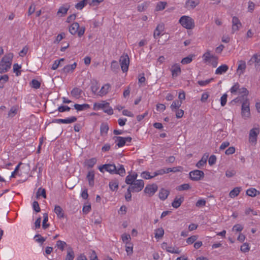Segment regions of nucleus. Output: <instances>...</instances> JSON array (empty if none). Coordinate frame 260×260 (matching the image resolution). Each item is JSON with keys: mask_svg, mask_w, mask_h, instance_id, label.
<instances>
[{"mask_svg": "<svg viewBox=\"0 0 260 260\" xmlns=\"http://www.w3.org/2000/svg\"><path fill=\"white\" fill-rule=\"evenodd\" d=\"M13 57L12 53H9L5 55L0 61V73L7 72L11 68L12 60Z\"/></svg>", "mask_w": 260, "mask_h": 260, "instance_id": "f257e3e1", "label": "nucleus"}, {"mask_svg": "<svg viewBox=\"0 0 260 260\" xmlns=\"http://www.w3.org/2000/svg\"><path fill=\"white\" fill-rule=\"evenodd\" d=\"M181 25L187 29H192L194 27V22L192 18L188 16L181 17L179 21Z\"/></svg>", "mask_w": 260, "mask_h": 260, "instance_id": "f03ea898", "label": "nucleus"}, {"mask_svg": "<svg viewBox=\"0 0 260 260\" xmlns=\"http://www.w3.org/2000/svg\"><path fill=\"white\" fill-rule=\"evenodd\" d=\"M249 105L250 103L247 98H246L242 102L241 115L244 119H247L250 116Z\"/></svg>", "mask_w": 260, "mask_h": 260, "instance_id": "7ed1b4c3", "label": "nucleus"}, {"mask_svg": "<svg viewBox=\"0 0 260 260\" xmlns=\"http://www.w3.org/2000/svg\"><path fill=\"white\" fill-rule=\"evenodd\" d=\"M93 106L94 110L102 109L105 113L109 115H112L113 113V109L109 106L108 103H94Z\"/></svg>", "mask_w": 260, "mask_h": 260, "instance_id": "20e7f679", "label": "nucleus"}, {"mask_svg": "<svg viewBox=\"0 0 260 260\" xmlns=\"http://www.w3.org/2000/svg\"><path fill=\"white\" fill-rule=\"evenodd\" d=\"M121 68L123 72H126L128 69L129 59L127 54L121 55L119 59Z\"/></svg>", "mask_w": 260, "mask_h": 260, "instance_id": "39448f33", "label": "nucleus"}, {"mask_svg": "<svg viewBox=\"0 0 260 260\" xmlns=\"http://www.w3.org/2000/svg\"><path fill=\"white\" fill-rule=\"evenodd\" d=\"M189 178L193 181H199L204 177V173L203 171L196 170L189 172Z\"/></svg>", "mask_w": 260, "mask_h": 260, "instance_id": "423d86ee", "label": "nucleus"}, {"mask_svg": "<svg viewBox=\"0 0 260 260\" xmlns=\"http://www.w3.org/2000/svg\"><path fill=\"white\" fill-rule=\"evenodd\" d=\"M144 186V183L143 180H137L129 187L132 190V192H139L142 190Z\"/></svg>", "mask_w": 260, "mask_h": 260, "instance_id": "0eeeda50", "label": "nucleus"}, {"mask_svg": "<svg viewBox=\"0 0 260 260\" xmlns=\"http://www.w3.org/2000/svg\"><path fill=\"white\" fill-rule=\"evenodd\" d=\"M259 133V128L254 127L250 129L249 135V141L250 143H256L257 137Z\"/></svg>", "mask_w": 260, "mask_h": 260, "instance_id": "6e6552de", "label": "nucleus"}, {"mask_svg": "<svg viewBox=\"0 0 260 260\" xmlns=\"http://www.w3.org/2000/svg\"><path fill=\"white\" fill-rule=\"evenodd\" d=\"M241 27L242 24L239 18L236 16H234L232 19V33L234 34L239 30Z\"/></svg>", "mask_w": 260, "mask_h": 260, "instance_id": "1a4fd4ad", "label": "nucleus"}, {"mask_svg": "<svg viewBox=\"0 0 260 260\" xmlns=\"http://www.w3.org/2000/svg\"><path fill=\"white\" fill-rule=\"evenodd\" d=\"M99 169L102 172H103L104 169L111 174H115L116 172V166L114 164H105L100 166Z\"/></svg>", "mask_w": 260, "mask_h": 260, "instance_id": "9d476101", "label": "nucleus"}, {"mask_svg": "<svg viewBox=\"0 0 260 260\" xmlns=\"http://www.w3.org/2000/svg\"><path fill=\"white\" fill-rule=\"evenodd\" d=\"M170 71L173 78L177 77L181 74V72L180 65L178 63H175L170 68Z\"/></svg>", "mask_w": 260, "mask_h": 260, "instance_id": "9b49d317", "label": "nucleus"}, {"mask_svg": "<svg viewBox=\"0 0 260 260\" xmlns=\"http://www.w3.org/2000/svg\"><path fill=\"white\" fill-rule=\"evenodd\" d=\"M157 190V186L156 184H153L147 185L144 189V192L148 194L149 196H152L155 193Z\"/></svg>", "mask_w": 260, "mask_h": 260, "instance_id": "f8f14e48", "label": "nucleus"}, {"mask_svg": "<svg viewBox=\"0 0 260 260\" xmlns=\"http://www.w3.org/2000/svg\"><path fill=\"white\" fill-rule=\"evenodd\" d=\"M238 91H239V94H243V95L242 96V97L236 98L235 99H234L233 101V102H237L240 101L241 98H242L243 101H244V100H245L246 98H245L244 96H246L249 93V91L245 87H242L241 88H239Z\"/></svg>", "mask_w": 260, "mask_h": 260, "instance_id": "ddd939ff", "label": "nucleus"}, {"mask_svg": "<svg viewBox=\"0 0 260 260\" xmlns=\"http://www.w3.org/2000/svg\"><path fill=\"white\" fill-rule=\"evenodd\" d=\"M238 63L237 73L240 76L244 73L246 69V63L245 61L241 60L238 61Z\"/></svg>", "mask_w": 260, "mask_h": 260, "instance_id": "4468645a", "label": "nucleus"}, {"mask_svg": "<svg viewBox=\"0 0 260 260\" xmlns=\"http://www.w3.org/2000/svg\"><path fill=\"white\" fill-rule=\"evenodd\" d=\"M200 3L199 0H187L185 3V7L187 9H194Z\"/></svg>", "mask_w": 260, "mask_h": 260, "instance_id": "2eb2a0df", "label": "nucleus"}, {"mask_svg": "<svg viewBox=\"0 0 260 260\" xmlns=\"http://www.w3.org/2000/svg\"><path fill=\"white\" fill-rule=\"evenodd\" d=\"M76 66L77 63L76 62H74L72 64L67 65L62 69V72L66 74L72 72L76 68Z\"/></svg>", "mask_w": 260, "mask_h": 260, "instance_id": "dca6fc26", "label": "nucleus"}, {"mask_svg": "<svg viewBox=\"0 0 260 260\" xmlns=\"http://www.w3.org/2000/svg\"><path fill=\"white\" fill-rule=\"evenodd\" d=\"M137 177L138 174L136 173L132 175L129 174L125 178V183L127 184H129L131 185L132 183L137 180L136 179Z\"/></svg>", "mask_w": 260, "mask_h": 260, "instance_id": "f3484780", "label": "nucleus"}, {"mask_svg": "<svg viewBox=\"0 0 260 260\" xmlns=\"http://www.w3.org/2000/svg\"><path fill=\"white\" fill-rule=\"evenodd\" d=\"M69 9L70 6L68 4L60 7L57 11V14L58 15H60V17L64 16L67 13Z\"/></svg>", "mask_w": 260, "mask_h": 260, "instance_id": "a211bd4d", "label": "nucleus"}, {"mask_svg": "<svg viewBox=\"0 0 260 260\" xmlns=\"http://www.w3.org/2000/svg\"><path fill=\"white\" fill-rule=\"evenodd\" d=\"M54 212L57 215V217L61 219L64 218V214L63 209L61 208V207L59 205H56L55 206L54 208Z\"/></svg>", "mask_w": 260, "mask_h": 260, "instance_id": "6ab92c4d", "label": "nucleus"}, {"mask_svg": "<svg viewBox=\"0 0 260 260\" xmlns=\"http://www.w3.org/2000/svg\"><path fill=\"white\" fill-rule=\"evenodd\" d=\"M164 24L163 23H160L157 25L153 34V37L154 38H156L157 37L159 36L160 33L164 31Z\"/></svg>", "mask_w": 260, "mask_h": 260, "instance_id": "aec40b11", "label": "nucleus"}, {"mask_svg": "<svg viewBox=\"0 0 260 260\" xmlns=\"http://www.w3.org/2000/svg\"><path fill=\"white\" fill-rule=\"evenodd\" d=\"M82 90L78 87L74 88L71 92V95L76 99H79L82 93Z\"/></svg>", "mask_w": 260, "mask_h": 260, "instance_id": "412c9836", "label": "nucleus"}, {"mask_svg": "<svg viewBox=\"0 0 260 260\" xmlns=\"http://www.w3.org/2000/svg\"><path fill=\"white\" fill-rule=\"evenodd\" d=\"M184 201L183 197H180L179 198L176 197L172 203V206L175 208H178L181 205Z\"/></svg>", "mask_w": 260, "mask_h": 260, "instance_id": "4be33fe9", "label": "nucleus"}, {"mask_svg": "<svg viewBox=\"0 0 260 260\" xmlns=\"http://www.w3.org/2000/svg\"><path fill=\"white\" fill-rule=\"evenodd\" d=\"M87 179L88 181L89 185L90 186L94 185V172L93 171H89L87 175Z\"/></svg>", "mask_w": 260, "mask_h": 260, "instance_id": "5701e85b", "label": "nucleus"}, {"mask_svg": "<svg viewBox=\"0 0 260 260\" xmlns=\"http://www.w3.org/2000/svg\"><path fill=\"white\" fill-rule=\"evenodd\" d=\"M229 69V67L226 64H222L217 68L215 71V74L217 75H221L225 73Z\"/></svg>", "mask_w": 260, "mask_h": 260, "instance_id": "b1692460", "label": "nucleus"}, {"mask_svg": "<svg viewBox=\"0 0 260 260\" xmlns=\"http://www.w3.org/2000/svg\"><path fill=\"white\" fill-rule=\"evenodd\" d=\"M79 28V24L78 22H74L69 27V31L72 35H75Z\"/></svg>", "mask_w": 260, "mask_h": 260, "instance_id": "393cba45", "label": "nucleus"}, {"mask_svg": "<svg viewBox=\"0 0 260 260\" xmlns=\"http://www.w3.org/2000/svg\"><path fill=\"white\" fill-rule=\"evenodd\" d=\"M110 87H111V86L109 84L107 83V84H105L101 88V90L99 91V94L100 96H103L104 95H106L108 92V91L110 89Z\"/></svg>", "mask_w": 260, "mask_h": 260, "instance_id": "a878e982", "label": "nucleus"}, {"mask_svg": "<svg viewBox=\"0 0 260 260\" xmlns=\"http://www.w3.org/2000/svg\"><path fill=\"white\" fill-rule=\"evenodd\" d=\"M169 193L170 192L169 190L164 188L161 189L159 192V197L160 199L165 200L167 198Z\"/></svg>", "mask_w": 260, "mask_h": 260, "instance_id": "bb28decb", "label": "nucleus"}, {"mask_svg": "<svg viewBox=\"0 0 260 260\" xmlns=\"http://www.w3.org/2000/svg\"><path fill=\"white\" fill-rule=\"evenodd\" d=\"M74 107L78 111H83V110H86L90 108L89 105H88L87 104H84L82 105L75 104L74 105Z\"/></svg>", "mask_w": 260, "mask_h": 260, "instance_id": "cd10ccee", "label": "nucleus"}, {"mask_svg": "<svg viewBox=\"0 0 260 260\" xmlns=\"http://www.w3.org/2000/svg\"><path fill=\"white\" fill-rule=\"evenodd\" d=\"M109 130V126L107 123H103L101 125L100 133L101 135H106Z\"/></svg>", "mask_w": 260, "mask_h": 260, "instance_id": "c85d7f7f", "label": "nucleus"}, {"mask_svg": "<svg viewBox=\"0 0 260 260\" xmlns=\"http://www.w3.org/2000/svg\"><path fill=\"white\" fill-rule=\"evenodd\" d=\"M74 252L72 248L69 247L68 249L67 254L66 255L65 260H74Z\"/></svg>", "mask_w": 260, "mask_h": 260, "instance_id": "c756f323", "label": "nucleus"}, {"mask_svg": "<svg viewBox=\"0 0 260 260\" xmlns=\"http://www.w3.org/2000/svg\"><path fill=\"white\" fill-rule=\"evenodd\" d=\"M240 192V187H235L233 190H232L230 193L229 196L231 198H234L238 196Z\"/></svg>", "mask_w": 260, "mask_h": 260, "instance_id": "7c9ffc66", "label": "nucleus"}, {"mask_svg": "<svg viewBox=\"0 0 260 260\" xmlns=\"http://www.w3.org/2000/svg\"><path fill=\"white\" fill-rule=\"evenodd\" d=\"M257 193H258V194L260 193V192L258 191H257L256 189L253 188L248 189L246 191V194L248 196L252 197H255L257 194Z\"/></svg>", "mask_w": 260, "mask_h": 260, "instance_id": "2f4dec72", "label": "nucleus"}, {"mask_svg": "<svg viewBox=\"0 0 260 260\" xmlns=\"http://www.w3.org/2000/svg\"><path fill=\"white\" fill-rule=\"evenodd\" d=\"M182 104V101H174L172 105H171V109L173 111H175V110L179 109Z\"/></svg>", "mask_w": 260, "mask_h": 260, "instance_id": "473e14b6", "label": "nucleus"}, {"mask_svg": "<svg viewBox=\"0 0 260 260\" xmlns=\"http://www.w3.org/2000/svg\"><path fill=\"white\" fill-rule=\"evenodd\" d=\"M116 138V141H117V145L118 147H121L124 146L125 144V142L124 139V137L117 136L115 137Z\"/></svg>", "mask_w": 260, "mask_h": 260, "instance_id": "72a5a7b5", "label": "nucleus"}, {"mask_svg": "<svg viewBox=\"0 0 260 260\" xmlns=\"http://www.w3.org/2000/svg\"><path fill=\"white\" fill-rule=\"evenodd\" d=\"M36 196L37 198H39L40 196H42L43 198H46V190L45 189H43L41 187L39 188L37 192Z\"/></svg>", "mask_w": 260, "mask_h": 260, "instance_id": "f704fd0d", "label": "nucleus"}, {"mask_svg": "<svg viewBox=\"0 0 260 260\" xmlns=\"http://www.w3.org/2000/svg\"><path fill=\"white\" fill-rule=\"evenodd\" d=\"M48 220V214L46 213H45L43 214V224H42V228L44 229H46L49 226V224L46 223V222Z\"/></svg>", "mask_w": 260, "mask_h": 260, "instance_id": "c9c22d12", "label": "nucleus"}, {"mask_svg": "<svg viewBox=\"0 0 260 260\" xmlns=\"http://www.w3.org/2000/svg\"><path fill=\"white\" fill-rule=\"evenodd\" d=\"M67 245V243L62 241L58 240L56 242V246L61 251H63L64 249L65 246Z\"/></svg>", "mask_w": 260, "mask_h": 260, "instance_id": "e433bc0d", "label": "nucleus"}, {"mask_svg": "<svg viewBox=\"0 0 260 260\" xmlns=\"http://www.w3.org/2000/svg\"><path fill=\"white\" fill-rule=\"evenodd\" d=\"M164 230L162 228L157 229L155 230V237L158 239L161 238L164 236Z\"/></svg>", "mask_w": 260, "mask_h": 260, "instance_id": "4c0bfd02", "label": "nucleus"}, {"mask_svg": "<svg viewBox=\"0 0 260 260\" xmlns=\"http://www.w3.org/2000/svg\"><path fill=\"white\" fill-rule=\"evenodd\" d=\"M167 4V3L165 2H158L156 6L155 10L157 11L163 10L165 8Z\"/></svg>", "mask_w": 260, "mask_h": 260, "instance_id": "58836bf2", "label": "nucleus"}, {"mask_svg": "<svg viewBox=\"0 0 260 260\" xmlns=\"http://www.w3.org/2000/svg\"><path fill=\"white\" fill-rule=\"evenodd\" d=\"M116 172L115 174H119L121 176H123L125 173V171L123 165H119V168L118 169L116 168Z\"/></svg>", "mask_w": 260, "mask_h": 260, "instance_id": "ea45409f", "label": "nucleus"}, {"mask_svg": "<svg viewBox=\"0 0 260 260\" xmlns=\"http://www.w3.org/2000/svg\"><path fill=\"white\" fill-rule=\"evenodd\" d=\"M149 2H144V3L142 4L141 5H139L138 7H137V10L139 12H143L144 11H145L146 8L148 7V6H149Z\"/></svg>", "mask_w": 260, "mask_h": 260, "instance_id": "a19ab883", "label": "nucleus"}, {"mask_svg": "<svg viewBox=\"0 0 260 260\" xmlns=\"http://www.w3.org/2000/svg\"><path fill=\"white\" fill-rule=\"evenodd\" d=\"M77 120V118L76 117L72 116L70 117H68L66 119H63L62 123H65V124L71 123H73V122L76 121Z\"/></svg>", "mask_w": 260, "mask_h": 260, "instance_id": "79ce46f5", "label": "nucleus"}, {"mask_svg": "<svg viewBox=\"0 0 260 260\" xmlns=\"http://www.w3.org/2000/svg\"><path fill=\"white\" fill-rule=\"evenodd\" d=\"M111 69L113 72H117L119 70V64L117 61L113 60L111 62Z\"/></svg>", "mask_w": 260, "mask_h": 260, "instance_id": "37998d69", "label": "nucleus"}, {"mask_svg": "<svg viewBox=\"0 0 260 260\" xmlns=\"http://www.w3.org/2000/svg\"><path fill=\"white\" fill-rule=\"evenodd\" d=\"M192 60V55H188V56L183 58L181 61V62L183 64H186L189 63L191 62Z\"/></svg>", "mask_w": 260, "mask_h": 260, "instance_id": "c03bdc74", "label": "nucleus"}, {"mask_svg": "<svg viewBox=\"0 0 260 260\" xmlns=\"http://www.w3.org/2000/svg\"><path fill=\"white\" fill-rule=\"evenodd\" d=\"M213 56L214 55H211L210 51H207L204 54L203 57L205 62H208L211 59V57Z\"/></svg>", "mask_w": 260, "mask_h": 260, "instance_id": "a18cd8bd", "label": "nucleus"}, {"mask_svg": "<svg viewBox=\"0 0 260 260\" xmlns=\"http://www.w3.org/2000/svg\"><path fill=\"white\" fill-rule=\"evenodd\" d=\"M168 252L171 253L179 254L181 252V250H179V248L178 247L169 246L168 248Z\"/></svg>", "mask_w": 260, "mask_h": 260, "instance_id": "49530a36", "label": "nucleus"}, {"mask_svg": "<svg viewBox=\"0 0 260 260\" xmlns=\"http://www.w3.org/2000/svg\"><path fill=\"white\" fill-rule=\"evenodd\" d=\"M255 61V66L256 68L260 67V55L255 54L253 55Z\"/></svg>", "mask_w": 260, "mask_h": 260, "instance_id": "de8ad7c7", "label": "nucleus"}, {"mask_svg": "<svg viewBox=\"0 0 260 260\" xmlns=\"http://www.w3.org/2000/svg\"><path fill=\"white\" fill-rule=\"evenodd\" d=\"M21 66H19L18 63H15L13 65V71L16 73V75L17 76H18L21 74V71L19 70Z\"/></svg>", "mask_w": 260, "mask_h": 260, "instance_id": "09e8293b", "label": "nucleus"}, {"mask_svg": "<svg viewBox=\"0 0 260 260\" xmlns=\"http://www.w3.org/2000/svg\"><path fill=\"white\" fill-rule=\"evenodd\" d=\"M41 83L37 80L33 79L31 82V86L35 89H38L40 87Z\"/></svg>", "mask_w": 260, "mask_h": 260, "instance_id": "8fccbe9b", "label": "nucleus"}, {"mask_svg": "<svg viewBox=\"0 0 260 260\" xmlns=\"http://www.w3.org/2000/svg\"><path fill=\"white\" fill-rule=\"evenodd\" d=\"M209 62L212 64L213 68L216 67L218 64V57L215 56L212 57Z\"/></svg>", "mask_w": 260, "mask_h": 260, "instance_id": "3c124183", "label": "nucleus"}, {"mask_svg": "<svg viewBox=\"0 0 260 260\" xmlns=\"http://www.w3.org/2000/svg\"><path fill=\"white\" fill-rule=\"evenodd\" d=\"M198 239V236L196 235H193L188 238L186 240V242L188 244H191L194 243Z\"/></svg>", "mask_w": 260, "mask_h": 260, "instance_id": "603ef678", "label": "nucleus"}, {"mask_svg": "<svg viewBox=\"0 0 260 260\" xmlns=\"http://www.w3.org/2000/svg\"><path fill=\"white\" fill-rule=\"evenodd\" d=\"M213 80V78H210L206 80H201V81H198V83L200 86H205L208 84H209Z\"/></svg>", "mask_w": 260, "mask_h": 260, "instance_id": "864d4df0", "label": "nucleus"}, {"mask_svg": "<svg viewBox=\"0 0 260 260\" xmlns=\"http://www.w3.org/2000/svg\"><path fill=\"white\" fill-rule=\"evenodd\" d=\"M141 177L145 179H150L153 178L149 172L144 171L141 173Z\"/></svg>", "mask_w": 260, "mask_h": 260, "instance_id": "5fc2aeb1", "label": "nucleus"}, {"mask_svg": "<svg viewBox=\"0 0 260 260\" xmlns=\"http://www.w3.org/2000/svg\"><path fill=\"white\" fill-rule=\"evenodd\" d=\"M17 112V108L15 107H12L8 113V115L10 117L14 116Z\"/></svg>", "mask_w": 260, "mask_h": 260, "instance_id": "6e6d98bb", "label": "nucleus"}, {"mask_svg": "<svg viewBox=\"0 0 260 260\" xmlns=\"http://www.w3.org/2000/svg\"><path fill=\"white\" fill-rule=\"evenodd\" d=\"M240 249L241 251L245 253L249 251L250 248L249 247L248 244L247 243H244L243 244V245L241 246Z\"/></svg>", "mask_w": 260, "mask_h": 260, "instance_id": "4d7b16f0", "label": "nucleus"}, {"mask_svg": "<svg viewBox=\"0 0 260 260\" xmlns=\"http://www.w3.org/2000/svg\"><path fill=\"white\" fill-rule=\"evenodd\" d=\"M96 159L95 158H92L87 160V165L88 167L92 168L96 164Z\"/></svg>", "mask_w": 260, "mask_h": 260, "instance_id": "13d9d810", "label": "nucleus"}, {"mask_svg": "<svg viewBox=\"0 0 260 260\" xmlns=\"http://www.w3.org/2000/svg\"><path fill=\"white\" fill-rule=\"evenodd\" d=\"M122 240L125 242L126 245L129 243V240L131 239V236L128 234H123L121 236Z\"/></svg>", "mask_w": 260, "mask_h": 260, "instance_id": "bf43d9fd", "label": "nucleus"}, {"mask_svg": "<svg viewBox=\"0 0 260 260\" xmlns=\"http://www.w3.org/2000/svg\"><path fill=\"white\" fill-rule=\"evenodd\" d=\"M131 192H132V190H131V189L128 187L127 189V192L125 195V198L127 201H129L131 200V199H132Z\"/></svg>", "mask_w": 260, "mask_h": 260, "instance_id": "052dcab7", "label": "nucleus"}, {"mask_svg": "<svg viewBox=\"0 0 260 260\" xmlns=\"http://www.w3.org/2000/svg\"><path fill=\"white\" fill-rule=\"evenodd\" d=\"M240 85L238 83H236L230 89V91L232 93H234L236 92L237 91H239Z\"/></svg>", "mask_w": 260, "mask_h": 260, "instance_id": "680f3d73", "label": "nucleus"}, {"mask_svg": "<svg viewBox=\"0 0 260 260\" xmlns=\"http://www.w3.org/2000/svg\"><path fill=\"white\" fill-rule=\"evenodd\" d=\"M176 111V116L177 118H180L183 117L184 115V111L182 109H177L175 110Z\"/></svg>", "mask_w": 260, "mask_h": 260, "instance_id": "e2e57ef3", "label": "nucleus"}, {"mask_svg": "<svg viewBox=\"0 0 260 260\" xmlns=\"http://www.w3.org/2000/svg\"><path fill=\"white\" fill-rule=\"evenodd\" d=\"M109 187L112 190L114 191L118 188V184L116 182H110L109 183Z\"/></svg>", "mask_w": 260, "mask_h": 260, "instance_id": "0e129e2a", "label": "nucleus"}, {"mask_svg": "<svg viewBox=\"0 0 260 260\" xmlns=\"http://www.w3.org/2000/svg\"><path fill=\"white\" fill-rule=\"evenodd\" d=\"M125 250L128 255H130L133 253V246L132 245L131 243H129L126 245Z\"/></svg>", "mask_w": 260, "mask_h": 260, "instance_id": "69168bd1", "label": "nucleus"}, {"mask_svg": "<svg viewBox=\"0 0 260 260\" xmlns=\"http://www.w3.org/2000/svg\"><path fill=\"white\" fill-rule=\"evenodd\" d=\"M228 95L224 93L220 98V104L222 106H224L226 103Z\"/></svg>", "mask_w": 260, "mask_h": 260, "instance_id": "338daca9", "label": "nucleus"}, {"mask_svg": "<svg viewBox=\"0 0 260 260\" xmlns=\"http://www.w3.org/2000/svg\"><path fill=\"white\" fill-rule=\"evenodd\" d=\"M216 157L214 155H211L208 159V162L210 166H212L214 164H215L216 162Z\"/></svg>", "mask_w": 260, "mask_h": 260, "instance_id": "774afa93", "label": "nucleus"}]
</instances>
